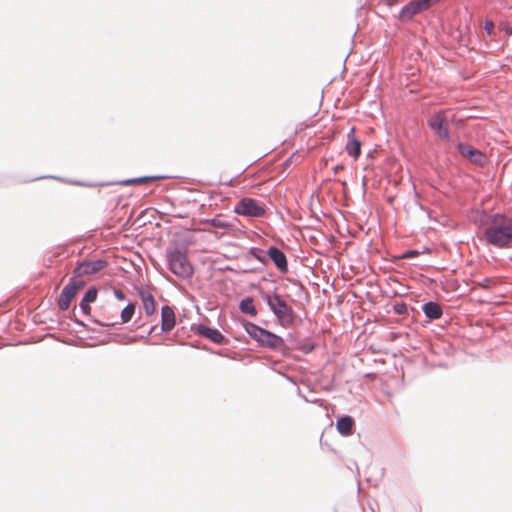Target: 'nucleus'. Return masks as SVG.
<instances>
[{
	"label": "nucleus",
	"mask_w": 512,
	"mask_h": 512,
	"mask_svg": "<svg viewBox=\"0 0 512 512\" xmlns=\"http://www.w3.org/2000/svg\"><path fill=\"white\" fill-rule=\"evenodd\" d=\"M480 225L486 242L498 249L512 247V218L503 213H481Z\"/></svg>",
	"instance_id": "1"
},
{
	"label": "nucleus",
	"mask_w": 512,
	"mask_h": 512,
	"mask_svg": "<svg viewBox=\"0 0 512 512\" xmlns=\"http://www.w3.org/2000/svg\"><path fill=\"white\" fill-rule=\"evenodd\" d=\"M166 261L169 270L181 279H190L194 274V268L188 259L186 249L178 244L166 249Z\"/></svg>",
	"instance_id": "2"
},
{
	"label": "nucleus",
	"mask_w": 512,
	"mask_h": 512,
	"mask_svg": "<svg viewBox=\"0 0 512 512\" xmlns=\"http://www.w3.org/2000/svg\"><path fill=\"white\" fill-rule=\"evenodd\" d=\"M260 295L283 326H290L295 322L294 310L282 299L281 295L276 292H261Z\"/></svg>",
	"instance_id": "3"
},
{
	"label": "nucleus",
	"mask_w": 512,
	"mask_h": 512,
	"mask_svg": "<svg viewBox=\"0 0 512 512\" xmlns=\"http://www.w3.org/2000/svg\"><path fill=\"white\" fill-rule=\"evenodd\" d=\"M244 328L247 334L261 346L276 352H283L286 349L285 341L279 335L252 322H246Z\"/></svg>",
	"instance_id": "4"
},
{
	"label": "nucleus",
	"mask_w": 512,
	"mask_h": 512,
	"mask_svg": "<svg viewBox=\"0 0 512 512\" xmlns=\"http://www.w3.org/2000/svg\"><path fill=\"white\" fill-rule=\"evenodd\" d=\"M234 212L250 218H261L266 214L265 208L256 199L249 197L240 199L234 208Z\"/></svg>",
	"instance_id": "5"
},
{
	"label": "nucleus",
	"mask_w": 512,
	"mask_h": 512,
	"mask_svg": "<svg viewBox=\"0 0 512 512\" xmlns=\"http://www.w3.org/2000/svg\"><path fill=\"white\" fill-rule=\"evenodd\" d=\"M439 1L440 0H411L400 10L399 19L402 22H407L418 13L429 9Z\"/></svg>",
	"instance_id": "6"
},
{
	"label": "nucleus",
	"mask_w": 512,
	"mask_h": 512,
	"mask_svg": "<svg viewBox=\"0 0 512 512\" xmlns=\"http://www.w3.org/2000/svg\"><path fill=\"white\" fill-rule=\"evenodd\" d=\"M428 126L440 139L449 141L450 132L446 112L439 110L435 112L427 121Z\"/></svg>",
	"instance_id": "7"
},
{
	"label": "nucleus",
	"mask_w": 512,
	"mask_h": 512,
	"mask_svg": "<svg viewBox=\"0 0 512 512\" xmlns=\"http://www.w3.org/2000/svg\"><path fill=\"white\" fill-rule=\"evenodd\" d=\"M83 286V281H70L67 285H65L58 299V308L62 311L67 310L71 304V301Z\"/></svg>",
	"instance_id": "8"
},
{
	"label": "nucleus",
	"mask_w": 512,
	"mask_h": 512,
	"mask_svg": "<svg viewBox=\"0 0 512 512\" xmlns=\"http://www.w3.org/2000/svg\"><path fill=\"white\" fill-rule=\"evenodd\" d=\"M106 266L107 262L103 259L83 261L74 269V276L80 277L95 274L103 270Z\"/></svg>",
	"instance_id": "9"
},
{
	"label": "nucleus",
	"mask_w": 512,
	"mask_h": 512,
	"mask_svg": "<svg viewBox=\"0 0 512 512\" xmlns=\"http://www.w3.org/2000/svg\"><path fill=\"white\" fill-rule=\"evenodd\" d=\"M191 330L195 334L203 336L215 344H221L224 341L223 334L216 328H210L204 324H194L191 326Z\"/></svg>",
	"instance_id": "10"
},
{
	"label": "nucleus",
	"mask_w": 512,
	"mask_h": 512,
	"mask_svg": "<svg viewBox=\"0 0 512 512\" xmlns=\"http://www.w3.org/2000/svg\"><path fill=\"white\" fill-rule=\"evenodd\" d=\"M268 261L271 260L281 273H287L289 266L285 253L276 246H270L267 250Z\"/></svg>",
	"instance_id": "11"
},
{
	"label": "nucleus",
	"mask_w": 512,
	"mask_h": 512,
	"mask_svg": "<svg viewBox=\"0 0 512 512\" xmlns=\"http://www.w3.org/2000/svg\"><path fill=\"white\" fill-rule=\"evenodd\" d=\"M457 151L465 158L469 159L474 164H482L484 162V154L466 143H458L456 145Z\"/></svg>",
	"instance_id": "12"
},
{
	"label": "nucleus",
	"mask_w": 512,
	"mask_h": 512,
	"mask_svg": "<svg viewBox=\"0 0 512 512\" xmlns=\"http://www.w3.org/2000/svg\"><path fill=\"white\" fill-rule=\"evenodd\" d=\"M176 324V316L174 309L168 305H164L161 309V332L169 333Z\"/></svg>",
	"instance_id": "13"
},
{
	"label": "nucleus",
	"mask_w": 512,
	"mask_h": 512,
	"mask_svg": "<svg viewBox=\"0 0 512 512\" xmlns=\"http://www.w3.org/2000/svg\"><path fill=\"white\" fill-rule=\"evenodd\" d=\"M355 128L352 127L350 131L347 134L348 141L346 143L345 149L349 156L353 157L354 159H357L361 154V146L362 143L357 138L353 137Z\"/></svg>",
	"instance_id": "14"
},
{
	"label": "nucleus",
	"mask_w": 512,
	"mask_h": 512,
	"mask_svg": "<svg viewBox=\"0 0 512 512\" xmlns=\"http://www.w3.org/2000/svg\"><path fill=\"white\" fill-rule=\"evenodd\" d=\"M354 419L349 415H343L337 418L336 430L343 436H349L353 433Z\"/></svg>",
	"instance_id": "15"
},
{
	"label": "nucleus",
	"mask_w": 512,
	"mask_h": 512,
	"mask_svg": "<svg viewBox=\"0 0 512 512\" xmlns=\"http://www.w3.org/2000/svg\"><path fill=\"white\" fill-rule=\"evenodd\" d=\"M423 313L429 320L440 319L443 315L441 305L435 301H428L422 306Z\"/></svg>",
	"instance_id": "16"
},
{
	"label": "nucleus",
	"mask_w": 512,
	"mask_h": 512,
	"mask_svg": "<svg viewBox=\"0 0 512 512\" xmlns=\"http://www.w3.org/2000/svg\"><path fill=\"white\" fill-rule=\"evenodd\" d=\"M139 296L141 298L143 309H144L146 315L147 316L153 315L156 311V303H155L153 295L145 289H140Z\"/></svg>",
	"instance_id": "17"
},
{
	"label": "nucleus",
	"mask_w": 512,
	"mask_h": 512,
	"mask_svg": "<svg viewBox=\"0 0 512 512\" xmlns=\"http://www.w3.org/2000/svg\"><path fill=\"white\" fill-rule=\"evenodd\" d=\"M97 299V289L95 287H90L85 292L83 298L81 299L79 303V308L83 312V314H89L90 313V303L95 302Z\"/></svg>",
	"instance_id": "18"
},
{
	"label": "nucleus",
	"mask_w": 512,
	"mask_h": 512,
	"mask_svg": "<svg viewBox=\"0 0 512 512\" xmlns=\"http://www.w3.org/2000/svg\"><path fill=\"white\" fill-rule=\"evenodd\" d=\"M239 309L242 313L248 314L252 317H255L258 313V311L254 305V299L250 296L245 297L240 301Z\"/></svg>",
	"instance_id": "19"
},
{
	"label": "nucleus",
	"mask_w": 512,
	"mask_h": 512,
	"mask_svg": "<svg viewBox=\"0 0 512 512\" xmlns=\"http://www.w3.org/2000/svg\"><path fill=\"white\" fill-rule=\"evenodd\" d=\"M165 178H166L165 176H143V177L122 180L117 183L120 185H123V186H128V185H132V184H142V183H146L151 180L165 179Z\"/></svg>",
	"instance_id": "20"
},
{
	"label": "nucleus",
	"mask_w": 512,
	"mask_h": 512,
	"mask_svg": "<svg viewBox=\"0 0 512 512\" xmlns=\"http://www.w3.org/2000/svg\"><path fill=\"white\" fill-rule=\"evenodd\" d=\"M248 255L253 257L254 259L258 260L263 265H267L268 264L267 252H265L261 248L251 247L248 250Z\"/></svg>",
	"instance_id": "21"
},
{
	"label": "nucleus",
	"mask_w": 512,
	"mask_h": 512,
	"mask_svg": "<svg viewBox=\"0 0 512 512\" xmlns=\"http://www.w3.org/2000/svg\"><path fill=\"white\" fill-rule=\"evenodd\" d=\"M134 313H135V304H134V303L129 302V303L126 305V307H124V308L122 309V311H121V315H120V317H121V321H122V323H127V322H129V321L132 319V317H133Z\"/></svg>",
	"instance_id": "22"
},
{
	"label": "nucleus",
	"mask_w": 512,
	"mask_h": 512,
	"mask_svg": "<svg viewBox=\"0 0 512 512\" xmlns=\"http://www.w3.org/2000/svg\"><path fill=\"white\" fill-rule=\"evenodd\" d=\"M393 311L397 315L408 314V305L405 302H397L393 305Z\"/></svg>",
	"instance_id": "23"
},
{
	"label": "nucleus",
	"mask_w": 512,
	"mask_h": 512,
	"mask_svg": "<svg viewBox=\"0 0 512 512\" xmlns=\"http://www.w3.org/2000/svg\"><path fill=\"white\" fill-rule=\"evenodd\" d=\"M419 255L418 250H407L401 256L400 259H410Z\"/></svg>",
	"instance_id": "24"
},
{
	"label": "nucleus",
	"mask_w": 512,
	"mask_h": 512,
	"mask_svg": "<svg viewBox=\"0 0 512 512\" xmlns=\"http://www.w3.org/2000/svg\"><path fill=\"white\" fill-rule=\"evenodd\" d=\"M484 29L487 31L489 35L492 34L494 29V23L490 20H486L484 24Z\"/></svg>",
	"instance_id": "25"
},
{
	"label": "nucleus",
	"mask_w": 512,
	"mask_h": 512,
	"mask_svg": "<svg viewBox=\"0 0 512 512\" xmlns=\"http://www.w3.org/2000/svg\"><path fill=\"white\" fill-rule=\"evenodd\" d=\"M113 293H114V296L118 300H125L126 299L125 293L122 290H120V289H114Z\"/></svg>",
	"instance_id": "26"
},
{
	"label": "nucleus",
	"mask_w": 512,
	"mask_h": 512,
	"mask_svg": "<svg viewBox=\"0 0 512 512\" xmlns=\"http://www.w3.org/2000/svg\"><path fill=\"white\" fill-rule=\"evenodd\" d=\"M298 394H299L300 397H302L304 399V401L309 402V403H318V402L321 401L320 399H313V397H310V399H308L305 395H303L301 393V391H299Z\"/></svg>",
	"instance_id": "27"
},
{
	"label": "nucleus",
	"mask_w": 512,
	"mask_h": 512,
	"mask_svg": "<svg viewBox=\"0 0 512 512\" xmlns=\"http://www.w3.org/2000/svg\"><path fill=\"white\" fill-rule=\"evenodd\" d=\"M298 394H299L300 397H302L304 399V401L309 402V403H318V402L321 401L320 399H313V397H310V399H308L305 395H303L301 393V391H299Z\"/></svg>",
	"instance_id": "28"
},
{
	"label": "nucleus",
	"mask_w": 512,
	"mask_h": 512,
	"mask_svg": "<svg viewBox=\"0 0 512 512\" xmlns=\"http://www.w3.org/2000/svg\"><path fill=\"white\" fill-rule=\"evenodd\" d=\"M314 347H315V346H314L313 344H310V345H308V346H305V347L303 348V351H304L305 353H309V352H311V351H313V350H314Z\"/></svg>",
	"instance_id": "29"
},
{
	"label": "nucleus",
	"mask_w": 512,
	"mask_h": 512,
	"mask_svg": "<svg viewBox=\"0 0 512 512\" xmlns=\"http://www.w3.org/2000/svg\"><path fill=\"white\" fill-rule=\"evenodd\" d=\"M157 326H152L148 332V335L154 333V331L156 330Z\"/></svg>",
	"instance_id": "30"
}]
</instances>
